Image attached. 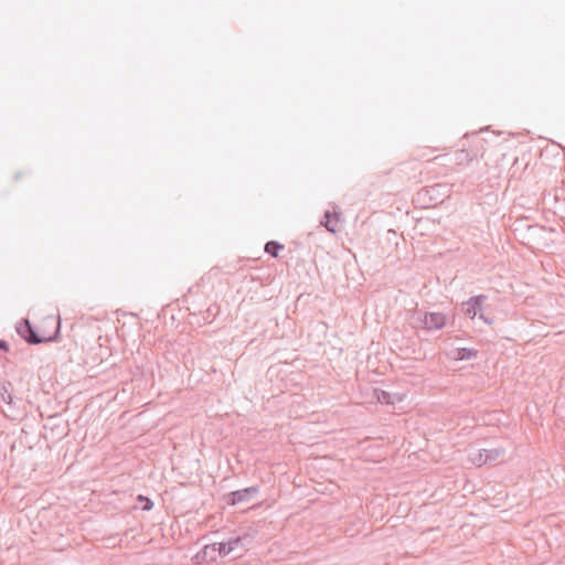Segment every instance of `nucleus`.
I'll return each mask as SVG.
<instances>
[{"label":"nucleus","instance_id":"f257e3e1","mask_svg":"<svg viewBox=\"0 0 565 565\" xmlns=\"http://www.w3.org/2000/svg\"><path fill=\"white\" fill-rule=\"evenodd\" d=\"M17 332L19 333V335L21 338H23L26 342L31 343V344H39V343H42L44 341H50L51 338H44V337H40L35 331L34 329L32 328V326L30 324L29 320H23L18 327H17Z\"/></svg>","mask_w":565,"mask_h":565},{"label":"nucleus","instance_id":"f03ea898","mask_svg":"<svg viewBox=\"0 0 565 565\" xmlns=\"http://www.w3.org/2000/svg\"><path fill=\"white\" fill-rule=\"evenodd\" d=\"M486 299L484 296H478V297H473L471 299H469L466 303H465V311H466V315L470 318V319H475L477 317V315L481 311L482 309V303H483V300Z\"/></svg>","mask_w":565,"mask_h":565},{"label":"nucleus","instance_id":"7ed1b4c3","mask_svg":"<svg viewBox=\"0 0 565 565\" xmlns=\"http://www.w3.org/2000/svg\"><path fill=\"white\" fill-rule=\"evenodd\" d=\"M446 323V317L443 313L431 312L425 316L424 324L427 329H440Z\"/></svg>","mask_w":565,"mask_h":565},{"label":"nucleus","instance_id":"20e7f679","mask_svg":"<svg viewBox=\"0 0 565 565\" xmlns=\"http://www.w3.org/2000/svg\"><path fill=\"white\" fill-rule=\"evenodd\" d=\"M256 491V488H246L244 490L234 491L226 497V502L230 505H235L238 502L246 500L249 494L255 493Z\"/></svg>","mask_w":565,"mask_h":565},{"label":"nucleus","instance_id":"39448f33","mask_svg":"<svg viewBox=\"0 0 565 565\" xmlns=\"http://www.w3.org/2000/svg\"><path fill=\"white\" fill-rule=\"evenodd\" d=\"M239 543V539H235L228 542H220L213 544V548L217 551L221 555H228L231 552H233L237 544Z\"/></svg>","mask_w":565,"mask_h":565},{"label":"nucleus","instance_id":"423d86ee","mask_svg":"<svg viewBox=\"0 0 565 565\" xmlns=\"http://www.w3.org/2000/svg\"><path fill=\"white\" fill-rule=\"evenodd\" d=\"M477 355H478L477 350L470 349V348L456 349L452 352V359L457 360V361L472 360V359H476Z\"/></svg>","mask_w":565,"mask_h":565},{"label":"nucleus","instance_id":"0eeeda50","mask_svg":"<svg viewBox=\"0 0 565 565\" xmlns=\"http://www.w3.org/2000/svg\"><path fill=\"white\" fill-rule=\"evenodd\" d=\"M282 249V245L278 244L277 242H268L265 245L266 253L273 255L274 257L278 256V252Z\"/></svg>","mask_w":565,"mask_h":565},{"label":"nucleus","instance_id":"6e6552de","mask_svg":"<svg viewBox=\"0 0 565 565\" xmlns=\"http://www.w3.org/2000/svg\"><path fill=\"white\" fill-rule=\"evenodd\" d=\"M137 501H139L142 504L141 509L143 511H150L153 508V502L145 495H138Z\"/></svg>","mask_w":565,"mask_h":565},{"label":"nucleus","instance_id":"1a4fd4ad","mask_svg":"<svg viewBox=\"0 0 565 565\" xmlns=\"http://www.w3.org/2000/svg\"><path fill=\"white\" fill-rule=\"evenodd\" d=\"M483 455L481 452L477 454L473 458H472V461L477 465H483L486 462V460L482 458Z\"/></svg>","mask_w":565,"mask_h":565},{"label":"nucleus","instance_id":"9d476101","mask_svg":"<svg viewBox=\"0 0 565 565\" xmlns=\"http://www.w3.org/2000/svg\"><path fill=\"white\" fill-rule=\"evenodd\" d=\"M0 351H4V352H8L9 351V345L6 341L3 340H0Z\"/></svg>","mask_w":565,"mask_h":565},{"label":"nucleus","instance_id":"9b49d317","mask_svg":"<svg viewBox=\"0 0 565 565\" xmlns=\"http://www.w3.org/2000/svg\"><path fill=\"white\" fill-rule=\"evenodd\" d=\"M326 226L328 227L329 231H331L333 233L337 231V228L333 225L332 226L329 225V222L326 223Z\"/></svg>","mask_w":565,"mask_h":565},{"label":"nucleus","instance_id":"f8f14e48","mask_svg":"<svg viewBox=\"0 0 565 565\" xmlns=\"http://www.w3.org/2000/svg\"><path fill=\"white\" fill-rule=\"evenodd\" d=\"M484 320V322H489L488 319H486L483 316H480Z\"/></svg>","mask_w":565,"mask_h":565}]
</instances>
